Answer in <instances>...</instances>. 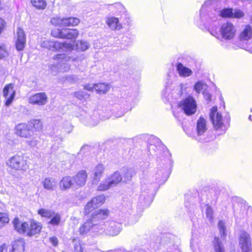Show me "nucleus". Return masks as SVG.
I'll return each instance as SVG.
<instances>
[{
  "label": "nucleus",
  "instance_id": "f257e3e1",
  "mask_svg": "<svg viewBox=\"0 0 252 252\" xmlns=\"http://www.w3.org/2000/svg\"><path fill=\"white\" fill-rule=\"evenodd\" d=\"M12 223L17 233L25 234L29 237H37L41 234L43 228L41 223L34 219L21 221L18 217H16Z\"/></svg>",
  "mask_w": 252,
  "mask_h": 252
},
{
  "label": "nucleus",
  "instance_id": "f03ea898",
  "mask_svg": "<svg viewBox=\"0 0 252 252\" xmlns=\"http://www.w3.org/2000/svg\"><path fill=\"white\" fill-rule=\"evenodd\" d=\"M210 119L211 120L214 128L218 131H220V134L224 133L229 126L230 117L225 118L226 124H224V120L223 119L221 114L218 111L216 106L213 107L210 113Z\"/></svg>",
  "mask_w": 252,
  "mask_h": 252
},
{
  "label": "nucleus",
  "instance_id": "7ed1b4c3",
  "mask_svg": "<svg viewBox=\"0 0 252 252\" xmlns=\"http://www.w3.org/2000/svg\"><path fill=\"white\" fill-rule=\"evenodd\" d=\"M236 30L234 25L230 23H224L217 32L215 28H212L210 31V33L219 39L231 40L235 35Z\"/></svg>",
  "mask_w": 252,
  "mask_h": 252
},
{
  "label": "nucleus",
  "instance_id": "20e7f679",
  "mask_svg": "<svg viewBox=\"0 0 252 252\" xmlns=\"http://www.w3.org/2000/svg\"><path fill=\"white\" fill-rule=\"evenodd\" d=\"M51 35L56 38L75 42L79 35V32L76 29L55 28L51 30Z\"/></svg>",
  "mask_w": 252,
  "mask_h": 252
},
{
  "label": "nucleus",
  "instance_id": "39448f33",
  "mask_svg": "<svg viewBox=\"0 0 252 252\" xmlns=\"http://www.w3.org/2000/svg\"><path fill=\"white\" fill-rule=\"evenodd\" d=\"M6 164L10 169L14 171H25L29 168L27 160L22 154H17L10 157Z\"/></svg>",
  "mask_w": 252,
  "mask_h": 252
},
{
  "label": "nucleus",
  "instance_id": "423d86ee",
  "mask_svg": "<svg viewBox=\"0 0 252 252\" xmlns=\"http://www.w3.org/2000/svg\"><path fill=\"white\" fill-rule=\"evenodd\" d=\"M80 20L75 17H61L56 16L50 20L51 24L55 27H75L79 24Z\"/></svg>",
  "mask_w": 252,
  "mask_h": 252
},
{
  "label": "nucleus",
  "instance_id": "0eeeda50",
  "mask_svg": "<svg viewBox=\"0 0 252 252\" xmlns=\"http://www.w3.org/2000/svg\"><path fill=\"white\" fill-rule=\"evenodd\" d=\"M218 0H206L200 9V18L203 21H216L219 16V13L216 10L214 11L209 10V6L213 5Z\"/></svg>",
  "mask_w": 252,
  "mask_h": 252
},
{
  "label": "nucleus",
  "instance_id": "6e6552de",
  "mask_svg": "<svg viewBox=\"0 0 252 252\" xmlns=\"http://www.w3.org/2000/svg\"><path fill=\"white\" fill-rule=\"evenodd\" d=\"M122 177L120 173L116 171L112 173L107 180L101 183L97 187L99 191H104L110 189V187L115 186L121 183Z\"/></svg>",
  "mask_w": 252,
  "mask_h": 252
},
{
  "label": "nucleus",
  "instance_id": "1a4fd4ad",
  "mask_svg": "<svg viewBox=\"0 0 252 252\" xmlns=\"http://www.w3.org/2000/svg\"><path fill=\"white\" fill-rule=\"evenodd\" d=\"M207 130L206 121L203 117H200L197 120L196 125V135L195 139L200 142H206L209 140L206 136V132Z\"/></svg>",
  "mask_w": 252,
  "mask_h": 252
},
{
  "label": "nucleus",
  "instance_id": "9d476101",
  "mask_svg": "<svg viewBox=\"0 0 252 252\" xmlns=\"http://www.w3.org/2000/svg\"><path fill=\"white\" fill-rule=\"evenodd\" d=\"M104 202V198L101 196H97L93 197L91 200L88 201L85 205L84 209V214L85 216H88L92 214Z\"/></svg>",
  "mask_w": 252,
  "mask_h": 252
},
{
  "label": "nucleus",
  "instance_id": "9b49d317",
  "mask_svg": "<svg viewBox=\"0 0 252 252\" xmlns=\"http://www.w3.org/2000/svg\"><path fill=\"white\" fill-rule=\"evenodd\" d=\"M180 106L184 110L187 115H191L194 114L196 111V104L194 99L191 96H189L186 98Z\"/></svg>",
  "mask_w": 252,
  "mask_h": 252
},
{
  "label": "nucleus",
  "instance_id": "f8f14e48",
  "mask_svg": "<svg viewBox=\"0 0 252 252\" xmlns=\"http://www.w3.org/2000/svg\"><path fill=\"white\" fill-rule=\"evenodd\" d=\"M88 179V174L86 170H81L73 176L74 184L77 189L84 187Z\"/></svg>",
  "mask_w": 252,
  "mask_h": 252
},
{
  "label": "nucleus",
  "instance_id": "ddd939ff",
  "mask_svg": "<svg viewBox=\"0 0 252 252\" xmlns=\"http://www.w3.org/2000/svg\"><path fill=\"white\" fill-rule=\"evenodd\" d=\"M3 95L5 98V105L10 106L12 103L16 95V91L12 83L6 84L3 89Z\"/></svg>",
  "mask_w": 252,
  "mask_h": 252
},
{
  "label": "nucleus",
  "instance_id": "4468645a",
  "mask_svg": "<svg viewBox=\"0 0 252 252\" xmlns=\"http://www.w3.org/2000/svg\"><path fill=\"white\" fill-rule=\"evenodd\" d=\"M48 98L45 93H35L31 95L29 98V103L32 105L42 106L48 102Z\"/></svg>",
  "mask_w": 252,
  "mask_h": 252
},
{
  "label": "nucleus",
  "instance_id": "2eb2a0df",
  "mask_svg": "<svg viewBox=\"0 0 252 252\" xmlns=\"http://www.w3.org/2000/svg\"><path fill=\"white\" fill-rule=\"evenodd\" d=\"M15 132L17 135L25 138H30L32 135L27 123H21L16 125Z\"/></svg>",
  "mask_w": 252,
  "mask_h": 252
},
{
  "label": "nucleus",
  "instance_id": "dca6fc26",
  "mask_svg": "<svg viewBox=\"0 0 252 252\" xmlns=\"http://www.w3.org/2000/svg\"><path fill=\"white\" fill-rule=\"evenodd\" d=\"M17 39L15 41V48L18 51H23L26 45V36L23 30L18 28L17 31Z\"/></svg>",
  "mask_w": 252,
  "mask_h": 252
},
{
  "label": "nucleus",
  "instance_id": "f3484780",
  "mask_svg": "<svg viewBox=\"0 0 252 252\" xmlns=\"http://www.w3.org/2000/svg\"><path fill=\"white\" fill-rule=\"evenodd\" d=\"M239 244L243 252H251V243L250 240V236L247 233L243 232L241 233Z\"/></svg>",
  "mask_w": 252,
  "mask_h": 252
},
{
  "label": "nucleus",
  "instance_id": "a211bd4d",
  "mask_svg": "<svg viewBox=\"0 0 252 252\" xmlns=\"http://www.w3.org/2000/svg\"><path fill=\"white\" fill-rule=\"evenodd\" d=\"M26 245V240L24 238H18L12 243L10 252H25Z\"/></svg>",
  "mask_w": 252,
  "mask_h": 252
},
{
  "label": "nucleus",
  "instance_id": "6ab92c4d",
  "mask_svg": "<svg viewBox=\"0 0 252 252\" xmlns=\"http://www.w3.org/2000/svg\"><path fill=\"white\" fill-rule=\"evenodd\" d=\"M51 49L54 52H60L64 50H71L73 49V45L65 42H59L57 41L51 42Z\"/></svg>",
  "mask_w": 252,
  "mask_h": 252
},
{
  "label": "nucleus",
  "instance_id": "aec40b11",
  "mask_svg": "<svg viewBox=\"0 0 252 252\" xmlns=\"http://www.w3.org/2000/svg\"><path fill=\"white\" fill-rule=\"evenodd\" d=\"M27 123L32 135H33L34 132L42 131L43 124L40 119H32L29 121Z\"/></svg>",
  "mask_w": 252,
  "mask_h": 252
},
{
  "label": "nucleus",
  "instance_id": "412c9836",
  "mask_svg": "<svg viewBox=\"0 0 252 252\" xmlns=\"http://www.w3.org/2000/svg\"><path fill=\"white\" fill-rule=\"evenodd\" d=\"M95 225V224L93 222V220L91 218L80 225L78 229L79 234L81 235L87 234Z\"/></svg>",
  "mask_w": 252,
  "mask_h": 252
},
{
  "label": "nucleus",
  "instance_id": "4be33fe9",
  "mask_svg": "<svg viewBox=\"0 0 252 252\" xmlns=\"http://www.w3.org/2000/svg\"><path fill=\"white\" fill-rule=\"evenodd\" d=\"M110 211L107 209L97 210L94 212L91 216V219L94 220L95 219L102 220L107 218L109 215Z\"/></svg>",
  "mask_w": 252,
  "mask_h": 252
},
{
  "label": "nucleus",
  "instance_id": "5701e85b",
  "mask_svg": "<svg viewBox=\"0 0 252 252\" xmlns=\"http://www.w3.org/2000/svg\"><path fill=\"white\" fill-rule=\"evenodd\" d=\"M252 38V27L246 25L239 35V39L241 41H248Z\"/></svg>",
  "mask_w": 252,
  "mask_h": 252
},
{
  "label": "nucleus",
  "instance_id": "b1692460",
  "mask_svg": "<svg viewBox=\"0 0 252 252\" xmlns=\"http://www.w3.org/2000/svg\"><path fill=\"white\" fill-rule=\"evenodd\" d=\"M74 184V182L70 176L63 177L60 182V187L63 190L70 189Z\"/></svg>",
  "mask_w": 252,
  "mask_h": 252
},
{
  "label": "nucleus",
  "instance_id": "393cba45",
  "mask_svg": "<svg viewBox=\"0 0 252 252\" xmlns=\"http://www.w3.org/2000/svg\"><path fill=\"white\" fill-rule=\"evenodd\" d=\"M42 185L44 189L53 190L56 187V182L51 177H46L42 181Z\"/></svg>",
  "mask_w": 252,
  "mask_h": 252
},
{
  "label": "nucleus",
  "instance_id": "a878e982",
  "mask_svg": "<svg viewBox=\"0 0 252 252\" xmlns=\"http://www.w3.org/2000/svg\"><path fill=\"white\" fill-rule=\"evenodd\" d=\"M177 71L179 75L183 77H188L192 74V70L184 66L181 63H179L177 65Z\"/></svg>",
  "mask_w": 252,
  "mask_h": 252
},
{
  "label": "nucleus",
  "instance_id": "bb28decb",
  "mask_svg": "<svg viewBox=\"0 0 252 252\" xmlns=\"http://www.w3.org/2000/svg\"><path fill=\"white\" fill-rule=\"evenodd\" d=\"M106 24L110 28L113 30H120L122 27V25L119 23V19L114 17L108 18Z\"/></svg>",
  "mask_w": 252,
  "mask_h": 252
},
{
  "label": "nucleus",
  "instance_id": "cd10ccee",
  "mask_svg": "<svg viewBox=\"0 0 252 252\" xmlns=\"http://www.w3.org/2000/svg\"><path fill=\"white\" fill-rule=\"evenodd\" d=\"M105 170V167L102 164H97L94 169L93 180L98 182L102 177Z\"/></svg>",
  "mask_w": 252,
  "mask_h": 252
},
{
  "label": "nucleus",
  "instance_id": "c85d7f7f",
  "mask_svg": "<svg viewBox=\"0 0 252 252\" xmlns=\"http://www.w3.org/2000/svg\"><path fill=\"white\" fill-rule=\"evenodd\" d=\"M110 89V86L105 83H98L94 84V90L97 94H105Z\"/></svg>",
  "mask_w": 252,
  "mask_h": 252
},
{
  "label": "nucleus",
  "instance_id": "c756f323",
  "mask_svg": "<svg viewBox=\"0 0 252 252\" xmlns=\"http://www.w3.org/2000/svg\"><path fill=\"white\" fill-rule=\"evenodd\" d=\"M51 216L49 219L50 220L48 222V224L51 226L59 225L62 221L61 215L54 211L53 213H52Z\"/></svg>",
  "mask_w": 252,
  "mask_h": 252
},
{
  "label": "nucleus",
  "instance_id": "7c9ffc66",
  "mask_svg": "<svg viewBox=\"0 0 252 252\" xmlns=\"http://www.w3.org/2000/svg\"><path fill=\"white\" fill-rule=\"evenodd\" d=\"M30 1L32 6L37 10H44L47 5L46 0H30Z\"/></svg>",
  "mask_w": 252,
  "mask_h": 252
},
{
  "label": "nucleus",
  "instance_id": "2f4dec72",
  "mask_svg": "<svg viewBox=\"0 0 252 252\" xmlns=\"http://www.w3.org/2000/svg\"><path fill=\"white\" fill-rule=\"evenodd\" d=\"M53 211L51 210L41 208L37 210V213L41 218L48 219L51 216L52 213H53Z\"/></svg>",
  "mask_w": 252,
  "mask_h": 252
},
{
  "label": "nucleus",
  "instance_id": "473e14b6",
  "mask_svg": "<svg viewBox=\"0 0 252 252\" xmlns=\"http://www.w3.org/2000/svg\"><path fill=\"white\" fill-rule=\"evenodd\" d=\"M213 244L216 252H225L222 244L218 237L215 238Z\"/></svg>",
  "mask_w": 252,
  "mask_h": 252
},
{
  "label": "nucleus",
  "instance_id": "72a5a7b5",
  "mask_svg": "<svg viewBox=\"0 0 252 252\" xmlns=\"http://www.w3.org/2000/svg\"><path fill=\"white\" fill-rule=\"evenodd\" d=\"M10 221L9 215L6 212H0V225L4 226Z\"/></svg>",
  "mask_w": 252,
  "mask_h": 252
},
{
  "label": "nucleus",
  "instance_id": "f704fd0d",
  "mask_svg": "<svg viewBox=\"0 0 252 252\" xmlns=\"http://www.w3.org/2000/svg\"><path fill=\"white\" fill-rule=\"evenodd\" d=\"M219 16L223 18H232V8H224L220 11H218Z\"/></svg>",
  "mask_w": 252,
  "mask_h": 252
},
{
  "label": "nucleus",
  "instance_id": "c9c22d12",
  "mask_svg": "<svg viewBox=\"0 0 252 252\" xmlns=\"http://www.w3.org/2000/svg\"><path fill=\"white\" fill-rule=\"evenodd\" d=\"M53 59L60 62H67L70 60V57L66 56L65 54H59L55 55L53 57Z\"/></svg>",
  "mask_w": 252,
  "mask_h": 252
},
{
  "label": "nucleus",
  "instance_id": "e433bc0d",
  "mask_svg": "<svg viewBox=\"0 0 252 252\" xmlns=\"http://www.w3.org/2000/svg\"><path fill=\"white\" fill-rule=\"evenodd\" d=\"M218 226L221 237H224L226 236V227L224 222L222 220H220L218 222Z\"/></svg>",
  "mask_w": 252,
  "mask_h": 252
},
{
  "label": "nucleus",
  "instance_id": "4c0bfd02",
  "mask_svg": "<svg viewBox=\"0 0 252 252\" xmlns=\"http://www.w3.org/2000/svg\"><path fill=\"white\" fill-rule=\"evenodd\" d=\"M244 16V12L240 9H232V18H241Z\"/></svg>",
  "mask_w": 252,
  "mask_h": 252
},
{
  "label": "nucleus",
  "instance_id": "58836bf2",
  "mask_svg": "<svg viewBox=\"0 0 252 252\" xmlns=\"http://www.w3.org/2000/svg\"><path fill=\"white\" fill-rule=\"evenodd\" d=\"M8 55V51L6 46L2 44L0 46V59H3Z\"/></svg>",
  "mask_w": 252,
  "mask_h": 252
},
{
  "label": "nucleus",
  "instance_id": "ea45409f",
  "mask_svg": "<svg viewBox=\"0 0 252 252\" xmlns=\"http://www.w3.org/2000/svg\"><path fill=\"white\" fill-rule=\"evenodd\" d=\"M74 96L79 100L84 99L86 98V96L87 95L88 97L90 96L89 94H87L82 91H77L74 93Z\"/></svg>",
  "mask_w": 252,
  "mask_h": 252
},
{
  "label": "nucleus",
  "instance_id": "a19ab883",
  "mask_svg": "<svg viewBox=\"0 0 252 252\" xmlns=\"http://www.w3.org/2000/svg\"><path fill=\"white\" fill-rule=\"evenodd\" d=\"M206 215L207 218L210 222H212L213 220V211L211 207L207 206L206 210Z\"/></svg>",
  "mask_w": 252,
  "mask_h": 252
},
{
  "label": "nucleus",
  "instance_id": "79ce46f5",
  "mask_svg": "<svg viewBox=\"0 0 252 252\" xmlns=\"http://www.w3.org/2000/svg\"><path fill=\"white\" fill-rule=\"evenodd\" d=\"M205 84L202 82H198L195 84L194 87V89L197 93H200V91L203 89Z\"/></svg>",
  "mask_w": 252,
  "mask_h": 252
},
{
  "label": "nucleus",
  "instance_id": "37998d69",
  "mask_svg": "<svg viewBox=\"0 0 252 252\" xmlns=\"http://www.w3.org/2000/svg\"><path fill=\"white\" fill-rule=\"evenodd\" d=\"M119 229L113 226H110L108 230L109 235L111 236H116L119 233Z\"/></svg>",
  "mask_w": 252,
  "mask_h": 252
},
{
  "label": "nucleus",
  "instance_id": "c03bdc74",
  "mask_svg": "<svg viewBox=\"0 0 252 252\" xmlns=\"http://www.w3.org/2000/svg\"><path fill=\"white\" fill-rule=\"evenodd\" d=\"M74 249L76 252H83V245L80 240L74 245Z\"/></svg>",
  "mask_w": 252,
  "mask_h": 252
},
{
  "label": "nucleus",
  "instance_id": "a18cd8bd",
  "mask_svg": "<svg viewBox=\"0 0 252 252\" xmlns=\"http://www.w3.org/2000/svg\"><path fill=\"white\" fill-rule=\"evenodd\" d=\"M10 0H0V11L3 10L8 6L9 1Z\"/></svg>",
  "mask_w": 252,
  "mask_h": 252
},
{
  "label": "nucleus",
  "instance_id": "49530a36",
  "mask_svg": "<svg viewBox=\"0 0 252 252\" xmlns=\"http://www.w3.org/2000/svg\"><path fill=\"white\" fill-rule=\"evenodd\" d=\"M49 241L53 245V246L56 247L58 245V239L56 237L53 236L49 238Z\"/></svg>",
  "mask_w": 252,
  "mask_h": 252
},
{
  "label": "nucleus",
  "instance_id": "de8ad7c7",
  "mask_svg": "<svg viewBox=\"0 0 252 252\" xmlns=\"http://www.w3.org/2000/svg\"><path fill=\"white\" fill-rule=\"evenodd\" d=\"M6 23L4 20L0 17V34L4 30L5 28Z\"/></svg>",
  "mask_w": 252,
  "mask_h": 252
},
{
  "label": "nucleus",
  "instance_id": "09e8293b",
  "mask_svg": "<svg viewBox=\"0 0 252 252\" xmlns=\"http://www.w3.org/2000/svg\"><path fill=\"white\" fill-rule=\"evenodd\" d=\"M84 89L89 91H93L94 89V84L93 85L90 84H86L83 86Z\"/></svg>",
  "mask_w": 252,
  "mask_h": 252
},
{
  "label": "nucleus",
  "instance_id": "8fccbe9b",
  "mask_svg": "<svg viewBox=\"0 0 252 252\" xmlns=\"http://www.w3.org/2000/svg\"><path fill=\"white\" fill-rule=\"evenodd\" d=\"M8 246L6 243H3L0 245V252H7Z\"/></svg>",
  "mask_w": 252,
  "mask_h": 252
},
{
  "label": "nucleus",
  "instance_id": "3c124183",
  "mask_svg": "<svg viewBox=\"0 0 252 252\" xmlns=\"http://www.w3.org/2000/svg\"><path fill=\"white\" fill-rule=\"evenodd\" d=\"M88 48V45L85 43L83 42H80V49L82 51H85L86 49H87Z\"/></svg>",
  "mask_w": 252,
  "mask_h": 252
},
{
  "label": "nucleus",
  "instance_id": "603ef678",
  "mask_svg": "<svg viewBox=\"0 0 252 252\" xmlns=\"http://www.w3.org/2000/svg\"><path fill=\"white\" fill-rule=\"evenodd\" d=\"M204 97L208 101V102H210L211 101V95L207 93H204Z\"/></svg>",
  "mask_w": 252,
  "mask_h": 252
},
{
  "label": "nucleus",
  "instance_id": "864d4df0",
  "mask_svg": "<svg viewBox=\"0 0 252 252\" xmlns=\"http://www.w3.org/2000/svg\"><path fill=\"white\" fill-rule=\"evenodd\" d=\"M190 247L193 252L196 251V246L195 245H194V243L192 241H191L190 242Z\"/></svg>",
  "mask_w": 252,
  "mask_h": 252
},
{
  "label": "nucleus",
  "instance_id": "5fc2aeb1",
  "mask_svg": "<svg viewBox=\"0 0 252 252\" xmlns=\"http://www.w3.org/2000/svg\"><path fill=\"white\" fill-rule=\"evenodd\" d=\"M125 175L127 177H129V179H131L133 177V174L131 172L128 171L125 173Z\"/></svg>",
  "mask_w": 252,
  "mask_h": 252
},
{
  "label": "nucleus",
  "instance_id": "6e6d98bb",
  "mask_svg": "<svg viewBox=\"0 0 252 252\" xmlns=\"http://www.w3.org/2000/svg\"><path fill=\"white\" fill-rule=\"evenodd\" d=\"M249 118L250 120H252V116L251 115H250L249 116Z\"/></svg>",
  "mask_w": 252,
  "mask_h": 252
},
{
  "label": "nucleus",
  "instance_id": "4d7b16f0",
  "mask_svg": "<svg viewBox=\"0 0 252 252\" xmlns=\"http://www.w3.org/2000/svg\"><path fill=\"white\" fill-rule=\"evenodd\" d=\"M75 241H76V239H75V238H73L72 239V242H74Z\"/></svg>",
  "mask_w": 252,
  "mask_h": 252
}]
</instances>
